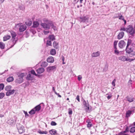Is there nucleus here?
<instances>
[{
    "instance_id": "obj_1",
    "label": "nucleus",
    "mask_w": 135,
    "mask_h": 135,
    "mask_svg": "<svg viewBox=\"0 0 135 135\" xmlns=\"http://www.w3.org/2000/svg\"><path fill=\"white\" fill-rule=\"evenodd\" d=\"M25 75L24 73H21L18 74V77L16 80V82L17 83L20 84L23 81V78Z\"/></svg>"
},
{
    "instance_id": "obj_2",
    "label": "nucleus",
    "mask_w": 135,
    "mask_h": 135,
    "mask_svg": "<svg viewBox=\"0 0 135 135\" xmlns=\"http://www.w3.org/2000/svg\"><path fill=\"white\" fill-rule=\"evenodd\" d=\"M8 31L10 32L12 37L11 40L12 41L13 46L16 43L17 40L16 39V37L17 36V34L14 31Z\"/></svg>"
},
{
    "instance_id": "obj_3",
    "label": "nucleus",
    "mask_w": 135,
    "mask_h": 135,
    "mask_svg": "<svg viewBox=\"0 0 135 135\" xmlns=\"http://www.w3.org/2000/svg\"><path fill=\"white\" fill-rule=\"evenodd\" d=\"M126 31L132 35H133L135 32L133 27L131 25H129L126 28Z\"/></svg>"
},
{
    "instance_id": "obj_4",
    "label": "nucleus",
    "mask_w": 135,
    "mask_h": 135,
    "mask_svg": "<svg viewBox=\"0 0 135 135\" xmlns=\"http://www.w3.org/2000/svg\"><path fill=\"white\" fill-rule=\"evenodd\" d=\"M16 26L19 27V31L21 32L24 31L26 29V26L21 23L16 24Z\"/></svg>"
},
{
    "instance_id": "obj_5",
    "label": "nucleus",
    "mask_w": 135,
    "mask_h": 135,
    "mask_svg": "<svg viewBox=\"0 0 135 135\" xmlns=\"http://www.w3.org/2000/svg\"><path fill=\"white\" fill-rule=\"evenodd\" d=\"M131 44V41L129 40L128 41L126 48V52L129 54L131 52H132L133 51V49L132 48H131L130 47H129V46Z\"/></svg>"
},
{
    "instance_id": "obj_6",
    "label": "nucleus",
    "mask_w": 135,
    "mask_h": 135,
    "mask_svg": "<svg viewBox=\"0 0 135 135\" xmlns=\"http://www.w3.org/2000/svg\"><path fill=\"white\" fill-rule=\"evenodd\" d=\"M44 23H41V27L46 30H49L50 28V25L48 22H44Z\"/></svg>"
},
{
    "instance_id": "obj_7",
    "label": "nucleus",
    "mask_w": 135,
    "mask_h": 135,
    "mask_svg": "<svg viewBox=\"0 0 135 135\" xmlns=\"http://www.w3.org/2000/svg\"><path fill=\"white\" fill-rule=\"evenodd\" d=\"M43 20L44 22H48V23L50 25V26H51L52 28H53L54 30H55V29L54 28V27L56 28V27L54 26L53 23L52 21L45 18H44Z\"/></svg>"
},
{
    "instance_id": "obj_8",
    "label": "nucleus",
    "mask_w": 135,
    "mask_h": 135,
    "mask_svg": "<svg viewBox=\"0 0 135 135\" xmlns=\"http://www.w3.org/2000/svg\"><path fill=\"white\" fill-rule=\"evenodd\" d=\"M126 43L123 40L120 41L118 43V46L120 48H123L126 45Z\"/></svg>"
},
{
    "instance_id": "obj_9",
    "label": "nucleus",
    "mask_w": 135,
    "mask_h": 135,
    "mask_svg": "<svg viewBox=\"0 0 135 135\" xmlns=\"http://www.w3.org/2000/svg\"><path fill=\"white\" fill-rule=\"evenodd\" d=\"M83 103L85 107V109L86 111L87 112H88L89 109L88 103H87L86 101L84 100L83 101Z\"/></svg>"
},
{
    "instance_id": "obj_10",
    "label": "nucleus",
    "mask_w": 135,
    "mask_h": 135,
    "mask_svg": "<svg viewBox=\"0 0 135 135\" xmlns=\"http://www.w3.org/2000/svg\"><path fill=\"white\" fill-rule=\"evenodd\" d=\"M100 54V52L98 51L96 52H94L91 54V56L93 57H96L99 56Z\"/></svg>"
},
{
    "instance_id": "obj_11",
    "label": "nucleus",
    "mask_w": 135,
    "mask_h": 135,
    "mask_svg": "<svg viewBox=\"0 0 135 135\" xmlns=\"http://www.w3.org/2000/svg\"><path fill=\"white\" fill-rule=\"evenodd\" d=\"M15 90L14 89L10 90L8 91H7L6 93V95L7 96H9L14 93Z\"/></svg>"
},
{
    "instance_id": "obj_12",
    "label": "nucleus",
    "mask_w": 135,
    "mask_h": 135,
    "mask_svg": "<svg viewBox=\"0 0 135 135\" xmlns=\"http://www.w3.org/2000/svg\"><path fill=\"white\" fill-rule=\"evenodd\" d=\"M89 17L88 16H83L80 17V18L82 20L81 21L83 22H85L88 20Z\"/></svg>"
},
{
    "instance_id": "obj_13",
    "label": "nucleus",
    "mask_w": 135,
    "mask_h": 135,
    "mask_svg": "<svg viewBox=\"0 0 135 135\" xmlns=\"http://www.w3.org/2000/svg\"><path fill=\"white\" fill-rule=\"evenodd\" d=\"M56 68V67L55 66H50L47 68V70L48 72H50L51 71Z\"/></svg>"
},
{
    "instance_id": "obj_14",
    "label": "nucleus",
    "mask_w": 135,
    "mask_h": 135,
    "mask_svg": "<svg viewBox=\"0 0 135 135\" xmlns=\"http://www.w3.org/2000/svg\"><path fill=\"white\" fill-rule=\"evenodd\" d=\"M47 61L49 63H53L54 61V59L52 56H50L47 60Z\"/></svg>"
},
{
    "instance_id": "obj_15",
    "label": "nucleus",
    "mask_w": 135,
    "mask_h": 135,
    "mask_svg": "<svg viewBox=\"0 0 135 135\" xmlns=\"http://www.w3.org/2000/svg\"><path fill=\"white\" fill-rule=\"evenodd\" d=\"M45 71L44 69L42 68H39L36 70V71L38 74H41L43 73Z\"/></svg>"
},
{
    "instance_id": "obj_16",
    "label": "nucleus",
    "mask_w": 135,
    "mask_h": 135,
    "mask_svg": "<svg viewBox=\"0 0 135 135\" xmlns=\"http://www.w3.org/2000/svg\"><path fill=\"white\" fill-rule=\"evenodd\" d=\"M49 133L52 135H56L57 134V131L54 129H52L49 131Z\"/></svg>"
},
{
    "instance_id": "obj_17",
    "label": "nucleus",
    "mask_w": 135,
    "mask_h": 135,
    "mask_svg": "<svg viewBox=\"0 0 135 135\" xmlns=\"http://www.w3.org/2000/svg\"><path fill=\"white\" fill-rule=\"evenodd\" d=\"M124 35V33L123 32L119 33L117 36L119 40L122 38L123 37Z\"/></svg>"
},
{
    "instance_id": "obj_18",
    "label": "nucleus",
    "mask_w": 135,
    "mask_h": 135,
    "mask_svg": "<svg viewBox=\"0 0 135 135\" xmlns=\"http://www.w3.org/2000/svg\"><path fill=\"white\" fill-rule=\"evenodd\" d=\"M118 59L119 60L124 61H127V60H128V59L126 58L125 56H120L118 57Z\"/></svg>"
},
{
    "instance_id": "obj_19",
    "label": "nucleus",
    "mask_w": 135,
    "mask_h": 135,
    "mask_svg": "<svg viewBox=\"0 0 135 135\" xmlns=\"http://www.w3.org/2000/svg\"><path fill=\"white\" fill-rule=\"evenodd\" d=\"M58 43L56 41H54L53 44V46L56 49L58 48Z\"/></svg>"
},
{
    "instance_id": "obj_20",
    "label": "nucleus",
    "mask_w": 135,
    "mask_h": 135,
    "mask_svg": "<svg viewBox=\"0 0 135 135\" xmlns=\"http://www.w3.org/2000/svg\"><path fill=\"white\" fill-rule=\"evenodd\" d=\"M34 108L36 111H39L41 109V106L40 105V104L36 106Z\"/></svg>"
},
{
    "instance_id": "obj_21",
    "label": "nucleus",
    "mask_w": 135,
    "mask_h": 135,
    "mask_svg": "<svg viewBox=\"0 0 135 135\" xmlns=\"http://www.w3.org/2000/svg\"><path fill=\"white\" fill-rule=\"evenodd\" d=\"M11 36L9 35H7L3 37V41H6L10 38Z\"/></svg>"
},
{
    "instance_id": "obj_22",
    "label": "nucleus",
    "mask_w": 135,
    "mask_h": 135,
    "mask_svg": "<svg viewBox=\"0 0 135 135\" xmlns=\"http://www.w3.org/2000/svg\"><path fill=\"white\" fill-rule=\"evenodd\" d=\"M33 27L35 28L37 27L39 25V23L36 21H34L33 23Z\"/></svg>"
},
{
    "instance_id": "obj_23",
    "label": "nucleus",
    "mask_w": 135,
    "mask_h": 135,
    "mask_svg": "<svg viewBox=\"0 0 135 135\" xmlns=\"http://www.w3.org/2000/svg\"><path fill=\"white\" fill-rule=\"evenodd\" d=\"M33 77L31 75V74H29L27 76V79L28 80H32L33 79Z\"/></svg>"
},
{
    "instance_id": "obj_24",
    "label": "nucleus",
    "mask_w": 135,
    "mask_h": 135,
    "mask_svg": "<svg viewBox=\"0 0 135 135\" xmlns=\"http://www.w3.org/2000/svg\"><path fill=\"white\" fill-rule=\"evenodd\" d=\"M86 122L88 123L87 124V127L88 128H90L91 127L92 125L91 122L89 120H87L86 121Z\"/></svg>"
},
{
    "instance_id": "obj_25",
    "label": "nucleus",
    "mask_w": 135,
    "mask_h": 135,
    "mask_svg": "<svg viewBox=\"0 0 135 135\" xmlns=\"http://www.w3.org/2000/svg\"><path fill=\"white\" fill-rule=\"evenodd\" d=\"M127 100L129 102H131L134 101V99L132 97H130L128 96L127 97Z\"/></svg>"
},
{
    "instance_id": "obj_26",
    "label": "nucleus",
    "mask_w": 135,
    "mask_h": 135,
    "mask_svg": "<svg viewBox=\"0 0 135 135\" xmlns=\"http://www.w3.org/2000/svg\"><path fill=\"white\" fill-rule=\"evenodd\" d=\"M48 38L49 39L52 41H53L55 39V36L53 35H49Z\"/></svg>"
},
{
    "instance_id": "obj_27",
    "label": "nucleus",
    "mask_w": 135,
    "mask_h": 135,
    "mask_svg": "<svg viewBox=\"0 0 135 135\" xmlns=\"http://www.w3.org/2000/svg\"><path fill=\"white\" fill-rule=\"evenodd\" d=\"M132 111L130 110L128 111L126 113V117L128 118L130 117L132 113Z\"/></svg>"
},
{
    "instance_id": "obj_28",
    "label": "nucleus",
    "mask_w": 135,
    "mask_h": 135,
    "mask_svg": "<svg viewBox=\"0 0 135 135\" xmlns=\"http://www.w3.org/2000/svg\"><path fill=\"white\" fill-rule=\"evenodd\" d=\"M56 51L54 49H51L50 51V54L52 55H54L56 54Z\"/></svg>"
},
{
    "instance_id": "obj_29",
    "label": "nucleus",
    "mask_w": 135,
    "mask_h": 135,
    "mask_svg": "<svg viewBox=\"0 0 135 135\" xmlns=\"http://www.w3.org/2000/svg\"><path fill=\"white\" fill-rule=\"evenodd\" d=\"M129 128H128V127H127L125 130L123 131H122L121 132V133L122 134H125V133H126L128 132L129 131Z\"/></svg>"
},
{
    "instance_id": "obj_30",
    "label": "nucleus",
    "mask_w": 135,
    "mask_h": 135,
    "mask_svg": "<svg viewBox=\"0 0 135 135\" xmlns=\"http://www.w3.org/2000/svg\"><path fill=\"white\" fill-rule=\"evenodd\" d=\"M38 133L40 134H47L48 133V132L46 131H41L39 130L38 131Z\"/></svg>"
},
{
    "instance_id": "obj_31",
    "label": "nucleus",
    "mask_w": 135,
    "mask_h": 135,
    "mask_svg": "<svg viewBox=\"0 0 135 135\" xmlns=\"http://www.w3.org/2000/svg\"><path fill=\"white\" fill-rule=\"evenodd\" d=\"M12 88V86L11 85H8L6 86L5 88V90L8 91L11 90Z\"/></svg>"
},
{
    "instance_id": "obj_32",
    "label": "nucleus",
    "mask_w": 135,
    "mask_h": 135,
    "mask_svg": "<svg viewBox=\"0 0 135 135\" xmlns=\"http://www.w3.org/2000/svg\"><path fill=\"white\" fill-rule=\"evenodd\" d=\"M14 78L12 77H9L7 79V81L8 82H10L13 81Z\"/></svg>"
},
{
    "instance_id": "obj_33",
    "label": "nucleus",
    "mask_w": 135,
    "mask_h": 135,
    "mask_svg": "<svg viewBox=\"0 0 135 135\" xmlns=\"http://www.w3.org/2000/svg\"><path fill=\"white\" fill-rule=\"evenodd\" d=\"M25 23L27 26H30L32 24V21L28 20Z\"/></svg>"
},
{
    "instance_id": "obj_34",
    "label": "nucleus",
    "mask_w": 135,
    "mask_h": 135,
    "mask_svg": "<svg viewBox=\"0 0 135 135\" xmlns=\"http://www.w3.org/2000/svg\"><path fill=\"white\" fill-rule=\"evenodd\" d=\"M36 111L35 109L33 108L29 112V113L31 115L35 113Z\"/></svg>"
},
{
    "instance_id": "obj_35",
    "label": "nucleus",
    "mask_w": 135,
    "mask_h": 135,
    "mask_svg": "<svg viewBox=\"0 0 135 135\" xmlns=\"http://www.w3.org/2000/svg\"><path fill=\"white\" fill-rule=\"evenodd\" d=\"M5 44L2 42H0V48L2 49H3L5 47Z\"/></svg>"
},
{
    "instance_id": "obj_36",
    "label": "nucleus",
    "mask_w": 135,
    "mask_h": 135,
    "mask_svg": "<svg viewBox=\"0 0 135 135\" xmlns=\"http://www.w3.org/2000/svg\"><path fill=\"white\" fill-rule=\"evenodd\" d=\"M130 132L131 133H133L135 132V127H132L130 130Z\"/></svg>"
},
{
    "instance_id": "obj_37",
    "label": "nucleus",
    "mask_w": 135,
    "mask_h": 135,
    "mask_svg": "<svg viewBox=\"0 0 135 135\" xmlns=\"http://www.w3.org/2000/svg\"><path fill=\"white\" fill-rule=\"evenodd\" d=\"M118 42V41H115L114 42V47L115 49H117L116 46Z\"/></svg>"
},
{
    "instance_id": "obj_38",
    "label": "nucleus",
    "mask_w": 135,
    "mask_h": 135,
    "mask_svg": "<svg viewBox=\"0 0 135 135\" xmlns=\"http://www.w3.org/2000/svg\"><path fill=\"white\" fill-rule=\"evenodd\" d=\"M4 87V85L3 84H0V91L3 89Z\"/></svg>"
},
{
    "instance_id": "obj_39",
    "label": "nucleus",
    "mask_w": 135,
    "mask_h": 135,
    "mask_svg": "<svg viewBox=\"0 0 135 135\" xmlns=\"http://www.w3.org/2000/svg\"><path fill=\"white\" fill-rule=\"evenodd\" d=\"M42 66L44 67H46L48 65V63L45 61H44L42 63Z\"/></svg>"
},
{
    "instance_id": "obj_40",
    "label": "nucleus",
    "mask_w": 135,
    "mask_h": 135,
    "mask_svg": "<svg viewBox=\"0 0 135 135\" xmlns=\"http://www.w3.org/2000/svg\"><path fill=\"white\" fill-rule=\"evenodd\" d=\"M68 114L69 115H71L73 113V111L71 109L69 108L68 109Z\"/></svg>"
},
{
    "instance_id": "obj_41",
    "label": "nucleus",
    "mask_w": 135,
    "mask_h": 135,
    "mask_svg": "<svg viewBox=\"0 0 135 135\" xmlns=\"http://www.w3.org/2000/svg\"><path fill=\"white\" fill-rule=\"evenodd\" d=\"M5 96V94L3 93H0V99H2Z\"/></svg>"
},
{
    "instance_id": "obj_42",
    "label": "nucleus",
    "mask_w": 135,
    "mask_h": 135,
    "mask_svg": "<svg viewBox=\"0 0 135 135\" xmlns=\"http://www.w3.org/2000/svg\"><path fill=\"white\" fill-rule=\"evenodd\" d=\"M18 132L20 133L21 134L22 133L24 132L25 130L23 129H18Z\"/></svg>"
},
{
    "instance_id": "obj_43",
    "label": "nucleus",
    "mask_w": 135,
    "mask_h": 135,
    "mask_svg": "<svg viewBox=\"0 0 135 135\" xmlns=\"http://www.w3.org/2000/svg\"><path fill=\"white\" fill-rule=\"evenodd\" d=\"M46 44L47 45H48V46H51V41L49 40H47V41Z\"/></svg>"
},
{
    "instance_id": "obj_44",
    "label": "nucleus",
    "mask_w": 135,
    "mask_h": 135,
    "mask_svg": "<svg viewBox=\"0 0 135 135\" xmlns=\"http://www.w3.org/2000/svg\"><path fill=\"white\" fill-rule=\"evenodd\" d=\"M30 72L31 74L33 75H35V76H37V75L35 71L33 70H31Z\"/></svg>"
},
{
    "instance_id": "obj_45",
    "label": "nucleus",
    "mask_w": 135,
    "mask_h": 135,
    "mask_svg": "<svg viewBox=\"0 0 135 135\" xmlns=\"http://www.w3.org/2000/svg\"><path fill=\"white\" fill-rule=\"evenodd\" d=\"M57 123L55 122L52 121L51 123V125L52 126H55L56 125Z\"/></svg>"
},
{
    "instance_id": "obj_46",
    "label": "nucleus",
    "mask_w": 135,
    "mask_h": 135,
    "mask_svg": "<svg viewBox=\"0 0 135 135\" xmlns=\"http://www.w3.org/2000/svg\"><path fill=\"white\" fill-rule=\"evenodd\" d=\"M116 81L115 79H114L112 82V84L113 86L114 87L115 86V82Z\"/></svg>"
},
{
    "instance_id": "obj_47",
    "label": "nucleus",
    "mask_w": 135,
    "mask_h": 135,
    "mask_svg": "<svg viewBox=\"0 0 135 135\" xmlns=\"http://www.w3.org/2000/svg\"><path fill=\"white\" fill-rule=\"evenodd\" d=\"M119 20H124V17L122 16V15H121L120 16H119Z\"/></svg>"
},
{
    "instance_id": "obj_48",
    "label": "nucleus",
    "mask_w": 135,
    "mask_h": 135,
    "mask_svg": "<svg viewBox=\"0 0 135 135\" xmlns=\"http://www.w3.org/2000/svg\"><path fill=\"white\" fill-rule=\"evenodd\" d=\"M44 33L45 35H47V34H48V33H49L50 32H49V31H44L43 32Z\"/></svg>"
},
{
    "instance_id": "obj_49",
    "label": "nucleus",
    "mask_w": 135,
    "mask_h": 135,
    "mask_svg": "<svg viewBox=\"0 0 135 135\" xmlns=\"http://www.w3.org/2000/svg\"><path fill=\"white\" fill-rule=\"evenodd\" d=\"M114 52L117 55L119 53V51L117 50V49H115V50H114Z\"/></svg>"
},
{
    "instance_id": "obj_50",
    "label": "nucleus",
    "mask_w": 135,
    "mask_h": 135,
    "mask_svg": "<svg viewBox=\"0 0 135 135\" xmlns=\"http://www.w3.org/2000/svg\"><path fill=\"white\" fill-rule=\"evenodd\" d=\"M23 112L25 114L26 117H28V114L27 112L25 111H23Z\"/></svg>"
},
{
    "instance_id": "obj_51",
    "label": "nucleus",
    "mask_w": 135,
    "mask_h": 135,
    "mask_svg": "<svg viewBox=\"0 0 135 135\" xmlns=\"http://www.w3.org/2000/svg\"><path fill=\"white\" fill-rule=\"evenodd\" d=\"M79 95H77L76 97V99L78 100V102H80V98H79Z\"/></svg>"
},
{
    "instance_id": "obj_52",
    "label": "nucleus",
    "mask_w": 135,
    "mask_h": 135,
    "mask_svg": "<svg viewBox=\"0 0 135 135\" xmlns=\"http://www.w3.org/2000/svg\"><path fill=\"white\" fill-rule=\"evenodd\" d=\"M120 31H126V28H125L124 27L120 29Z\"/></svg>"
},
{
    "instance_id": "obj_53",
    "label": "nucleus",
    "mask_w": 135,
    "mask_h": 135,
    "mask_svg": "<svg viewBox=\"0 0 135 135\" xmlns=\"http://www.w3.org/2000/svg\"><path fill=\"white\" fill-rule=\"evenodd\" d=\"M55 94L57 95L60 98H61V96L60 95L59 93H57V92H56Z\"/></svg>"
},
{
    "instance_id": "obj_54",
    "label": "nucleus",
    "mask_w": 135,
    "mask_h": 135,
    "mask_svg": "<svg viewBox=\"0 0 135 135\" xmlns=\"http://www.w3.org/2000/svg\"><path fill=\"white\" fill-rule=\"evenodd\" d=\"M112 97V95L108 96L107 97V98L109 100L111 98V97Z\"/></svg>"
},
{
    "instance_id": "obj_55",
    "label": "nucleus",
    "mask_w": 135,
    "mask_h": 135,
    "mask_svg": "<svg viewBox=\"0 0 135 135\" xmlns=\"http://www.w3.org/2000/svg\"><path fill=\"white\" fill-rule=\"evenodd\" d=\"M78 80L79 81H80L81 79H82V77H80L79 76L78 77Z\"/></svg>"
},
{
    "instance_id": "obj_56",
    "label": "nucleus",
    "mask_w": 135,
    "mask_h": 135,
    "mask_svg": "<svg viewBox=\"0 0 135 135\" xmlns=\"http://www.w3.org/2000/svg\"><path fill=\"white\" fill-rule=\"evenodd\" d=\"M52 90L55 93L56 92L55 91V90L54 87H53Z\"/></svg>"
},
{
    "instance_id": "obj_57",
    "label": "nucleus",
    "mask_w": 135,
    "mask_h": 135,
    "mask_svg": "<svg viewBox=\"0 0 135 135\" xmlns=\"http://www.w3.org/2000/svg\"><path fill=\"white\" fill-rule=\"evenodd\" d=\"M128 60H127V61H131L132 60H134V59H128Z\"/></svg>"
},
{
    "instance_id": "obj_58",
    "label": "nucleus",
    "mask_w": 135,
    "mask_h": 135,
    "mask_svg": "<svg viewBox=\"0 0 135 135\" xmlns=\"http://www.w3.org/2000/svg\"><path fill=\"white\" fill-rule=\"evenodd\" d=\"M65 60V58L64 56L62 57V60L63 62H64Z\"/></svg>"
},
{
    "instance_id": "obj_59",
    "label": "nucleus",
    "mask_w": 135,
    "mask_h": 135,
    "mask_svg": "<svg viewBox=\"0 0 135 135\" xmlns=\"http://www.w3.org/2000/svg\"><path fill=\"white\" fill-rule=\"evenodd\" d=\"M123 21H124V24L126 25V21L124 19V20H123Z\"/></svg>"
},
{
    "instance_id": "obj_60",
    "label": "nucleus",
    "mask_w": 135,
    "mask_h": 135,
    "mask_svg": "<svg viewBox=\"0 0 135 135\" xmlns=\"http://www.w3.org/2000/svg\"><path fill=\"white\" fill-rule=\"evenodd\" d=\"M4 117V115L2 114H0V117Z\"/></svg>"
},
{
    "instance_id": "obj_61",
    "label": "nucleus",
    "mask_w": 135,
    "mask_h": 135,
    "mask_svg": "<svg viewBox=\"0 0 135 135\" xmlns=\"http://www.w3.org/2000/svg\"><path fill=\"white\" fill-rule=\"evenodd\" d=\"M83 0H80V3H82V1Z\"/></svg>"
},
{
    "instance_id": "obj_62",
    "label": "nucleus",
    "mask_w": 135,
    "mask_h": 135,
    "mask_svg": "<svg viewBox=\"0 0 135 135\" xmlns=\"http://www.w3.org/2000/svg\"><path fill=\"white\" fill-rule=\"evenodd\" d=\"M123 135H129V134H123Z\"/></svg>"
},
{
    "instance_id": "obj_63",
    "label": "nucleus",
    "mask_w": 135,
    "mask_h": 135,
    "mask_svg": "<svg viewBox=\"0 0 135 135\" xmlns=\"http://www.w3.org/2000/svg\"><path fill=\"white\" fill-rule=\"evenodd\" d=\"M77 7L78 8H79V5H78L77 6Z\"/></svg>"
},
{
    "instance_id": "obj_64",
    "label": "nucleus",
    "mask_w": 135,
    "mask_h": 135,
    "mask_svg": "<svg viewBox=\"0 0 135 135\" xmlns=\"http://www.w3.org/2000/svg\"><path fill=\"white\" fill-rule=\"evenodd\" d=\"M133 124L134 126H135V122L133 123Z\"/></svg>"
}]
</instances>
